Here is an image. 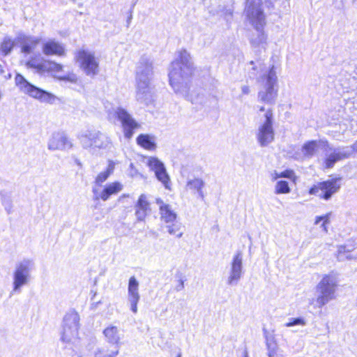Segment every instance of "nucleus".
Masks as SVG:
<instances>
[{
    "label": "nucleus",
    "instance_id": "nucleus-1",
    "mask_svg": "<svg viewBox=\"0 0 357 357\" xmlns=\"http://www.w3.org/2000/svg\"><path fill=\"white\" fill-rule=\"evenodd\" d=\"M194 71V63L190 53L185 50L180 51L168 69L169 83L176 93L182 96L188 93Z\"/></svg>",
    "mask_w": 357,
    "mask_h": 357
},
{
    "label": "nucleus",
    "instance_id": "nucleus-2",
    "mask_svg": "<svg viewBox=\"0 0 357 357\" xmlns=\"http://www.w3.org/2000/svg\"><path fill=\"white\" fill-rule=\"evenodd\" d=\"M26 66L29 68L34 69L40 75L47 74L61 81L76 83L78 79L77 76L73 73L62 75L63 65L52 60L45 59L40 54L32 56L26 62Z\"/></svg>",
    "mask_w": 357,
    "mask_h": 357
},
{
    "label": "nucleus",
    "instance_id": "nucleus-3",
    "mask_svg": "<svg viewBox=\"0 0 357 357\" xmlns=\"http://www.w3.org/2000/svg\"><path fill=\"white\" fill-rule=\"evenodd\" d=\"M261 0H248L245 8L246 16L257 31V36H253L251 38L252 43L257 46L265 43L267 39V36L263 31L266 22L261 8Z\"/></svg>",
    "mask_w": 357,
    "mask_h": 357
},
{
    "label": "nucleus",
    "instance_id": "nucleus-4",
    "mask_svg": "<svg viewBox=\"0 0 357 357\" xmlns=\"http://www.w3.org/2000/svg\"><path fill=\"white\" fill-rule=\"evenodd\" d=\"M338 286V274L331 272L325 274L316 286L317 298L311 303L316 307L321 308L328 302L336 298V290Z\"/></svg>",
    "mask_w": 357,
    "mask_h": 357
},
{
    "label": "nucleus",
    "instance_id": "nucleus-5",
    "mask_svg": "<svg viewBox=\"0 0 357 357\" xmlns=\"http://www.w3.org/2000/svg\"><path fill=\"white\" fill-rule=\"evenodd\" d=\"M153 75L151 63L141 64L137 70V100L142 102L147 103L151 101L153 90L151 80Z\"/></svg>",
    "mask_w": 357,
    "mask_h": 357
},
{
    "label": "nucleus",
    "instance_id": "nucleus-6",
    "mask_svg": "<svg viewBox=\"0 0 357 357\" xmlns=\"http://www.w3.org/2000/svg\"><path fill=\"white\" fill-rule=\"evenodd\" d=\"M79 316L75 310H70L63 317L61 340L69 345L75 346L79 339Z\"/></svg>",
    "mask_w": 357,
    "mask_h": 357
},
{
    "label": "nucleus",
    "instance_id": "nucleus-7",
    "mask_svg": "<svg viewBox=\"0 0 357 357\" xmlns=\"http://www.w3.org/2000/svg\"><path fill=\"white\" fill-rule=\"evenodd\" d=\"M15 84L20 92L33 98L39 100L40 102L52 104L56 99L54 94L43 91L31 84L20 74L16 75Z\"/></svg>",
    "mask_w": 357,
    "mask_h": 357
},
{
    "label": "nucleus",
    "instance_id": "nucleus-8",
    "mask_svg": "<svg viewBox=\"0 0 357 357\" xmlns=\"http://www.w3.org/2000/svg\"><path fill=\"white\" fill-rule=\"evenodd\" d=\"M75 61L87 76L93 77L99 72V60L92 51L85 48L77 50L75 53Z\"/></svg>",
    "mask_w": 357,
    "mask_h": 357
},
{
    "label": "nucleus",
    "instance_id": "nucleus-9",
    "mask_svg": "<svg viewBox=\"0 0 357 357\" xmlns=\"http://www.w3.org/2000/svg\"><path fill=\"white\" fill-rule=\"evenodd\" d=\"M341 186V177H331L314 185L310 189L309 194L315 195L320 199L328 201L340 191Z\"/></svg>",
    "mask_w": 357,
    "mask_h": 357
},
{
    "label": "nucleus",
    "instance_id": "nucleus-10",
    "mask_svg": "<svg viewBox=\"0 0 357 357\" xmlns=\"http://www.w3.org/2000/svg\"><path fill=\"white\" fill-rule=\"evenodd\" d=\"M34 267V262L31 259H23L16 264L13 272V294L20 293L22 287L29 282Z\"/></svg>",
    "mask_w": 357,
    "mask_h": 357
},
{
    "label": "nucleus",
    "instance_id": "nucleus-11",
    "mask_svg": "<svg viewBox=\"0 0 357 357\" xmlns=\"http://www.w3.org/2000/svg\"><path fill=\"white\" fill-rule=\"evenodd\" d=\"M263 89L259 92V99L266 103H274L278 90L275 89L278 82L277 72L274 66L269 70L268 74L262 77Z\"/></svg>",
    "mask_w": 357,
    "mask_h": 357
},
{
    "label": "nucleus",
    "instance_id": "nucleus-12",
    "mask_svg": "<svg viewBox=\"0 0 357 357\" xmlns=\"http://www.w3.org/2000/svg\"><path fill=\"white\" fill-rule=\"evenodd\" d=\"M273 111L268 109L264 114V120L258 126L256 137L261 146H266L273 142L275 133L273 127Z\"/></svg>",
    "mask_w": 357,
    "mask_h": 357
},
{
    "label": "nucleus",
    "instance_id": "nucleus-13",
    "mask_svg": "<svg viewBox=\"0 0 357 357\" xmlns=\"http://www.w3.org/2000/svg\"><path fill=\"white\" fill-rule=\"evenodd\" d=\"M323 164L325 168H332L335 164L350 157L351 151L347 147L334 148L327 145Z\"/></svg>",
    "mask_w": 357,
    "mask_h": 357
},
{
    "label": "nucleus",
    "instance_id": "nucleus-14",
    "mask_svg": "<svg viewBox=\"0 0 357 357\" xmlns=\"http://www.w3.org/2000/svg\"><path fill=\"white\" fill-rule=\"evenodd\" d=\"M73 146L72 141L61 131L53 132L47 142V148L50 151H68Z\"/></svg>",
    "mask_w": 357,
    "mask_h": 357
},
{
    "label": "nucleus",
    "instance_id": "nucleus-15",
    "mask_svg": "<svg viewBox=\"0 0 357 357\" xmlns=\"http://www.w3.org/2000/svg\"><path fill=\"white\" fill-rule=\"evenodd\" d=\"M243 274V254L241 252L235 254L230 264V269L227 278V284L236 285Z\"/></svg>",
    "mask_w": 357,
    "mask_h": 357
},
{
    "label": "nucleus",
    "instance_id": "nucleus-16",
    "mask_svg": "<svg viewBox=\"0 0 357 357\" xmlns=\"http://www.w3.org/2000/svg\"><path fill=\"white\" fill-rule=\"evenodd\" d=\"M42 53L45 56L63 57L66 55V45L55 38H48L42 42Z\"/></svg>",
    "mask_w": 357,
    "mask_h": 357
},
{
    "label": "nucleus",
    "instance_id": "nucleus-17",
    "mask_svg": "<svg viewBox=\"0 0 357 357\" xmlns=\"http://www.w3.org/2000/svg\"><path fill=\"white\" fill-rule=\"evenodd\" d=\"M139 283L135 276L130 278L128 287V302L130 310L136 314L138 311L137 305L140 299L139 291Z\"/></svg>",
    "mask_w": 357,
    "mask_h": 357
},
{
    "label": "nucleus",
    "instance_id": "nucleus-18",
    "mask_svg": "<svg viewBox=\"0 0 357 357\" xmlns=\"http://www.w3.org/2000/svg\"><path fill=\"white\" fill-rule=\"evenodd\" d=\"M123 189V185L119 181H114L107 184L101 191L96 188H93V192L96 199H101L104 202L108 200L111 196L116 195Z\"/></svg>",
    "mask_w": 357,
    "mask_h": 357
},
{
    "label": "nucleus",
    "instance_id": "nucleus-19",
    "mask_svg": "<svg viewBox=\"0 0 357 357\" xmlns=\"http://www.w3.org/2000/svg\"><path fill=\"white\" fill-rule=\"evenodd\" d=\"M151 207L149 197L146 194H141L135 204V215L138 222H143L151 213Z\"/></svg>",
    "mask_w": 357,
    "mask_h": 357
},
{
    "label": "nucleus",
    "instance_id": "nucleus-20",
    "mask_svg": "<svg viewBox=\"0 0 357 357\" xmlns=\"http://www.w3.org/2000/svg\"><path fill=\"white\" fill-rule=\"evenodd\" d=\"M16 40L20 43L21 52L24 54L33 52L41 43L40 38L33 36L19 35Z\"/></svg>",
    "mask_w": 357,
    "mask_h": 357
},
{
    "label": "nucleus",
    "instance_id": "nucleus-21",
    "mask_svg": "<svg viewBox=\"0 0 357 357\" xmlns=\"http://www.w3.org/2000/svg\"><path fill=\"white\" fill-rule=\"evenodd\" d=\"M102 335L107 343L119 348L123 337L120 328L113 324H109L103 330Z\"/></svg>",
    "mask_w": 357,
    "mask_h": 357
},
{
    "label": "nucleus",
    "instance_id": "nucleus-22",
    "mask_svg": "<svg viewBox=\"0 0 357 357\" xmlns=\"http://www.w3.org/2000/svg\"><path fill=\"white\" fill-rule=\"evenodd\" d=\"M116 114L121 121L124 128L125 136L130 138L132 135V130L137 127V123L132 118V116L123 109L118 108L116 110Z\"/></svg>",
    "mask_w": 357,
    "mask_h": 357
},
{
    "label": "nucleus",
    "instance_id": "nucleus-23",
    "mask_svg": "<svg viewBox=\"0 0 357 357\" xmlns=\"http://www.w3.org/2000/svg\"><path fill=\"white\" fill-rule=\"evenodd\" d=\"M155 203L159 208L160 217L165 223L173 222L177 218L176 212L169 204L165 203L161 198H156Z\"/></svg>",
    "mask_w": 357,
    "mask_h": 357
},
{
    "label": "nucleus",
    "instance_id": "nucleus-24",
    "mask_svg": "<svg viewBox=\"0 0 357 357\" xmlns=\"http://www.w3.org/2000/svg\"><path fill=\"white\" fill-rule=\"evenodd\" d=\"M326 145L327 142L323 140L309 141L303 145L301 151L303 156L310 158L312 157L320 147L326 146Z\"/></svg>",
    "mask_w": 357,
    "mask_h": 357
},
{
    "label": "nucleus",
    "instance_id": "nucleus-25",
    "mask_svg": "<svg viewBox=\"0 0 357 357\" xmlns=\"http://www.w3.org/2000/svg\"><path fill=\"white\" fill-rule=\"evenodd\" d=\"M93 137L94 138V140L93 141V149H105L111 147V140L109 137L105 134L95 130V132L93 135Z\"/></svg>",
    "mask_w": 357,
    "mask_h": 357
},
{
    "label": "nucleus",
    "instance_id": "nucleus-26",
    "mask_svg": "<svg viewBox=\"0 0 357 357\" xmlns=\"http://www.w3.org/2000/svg\"><path fill=\"white\" fill-rule=\"evenodd\" d=\"M95 132V130H86L81 131L78 135L77 139L82 146L85 149L93 148L94 140L93 135Z\"/></svg>",
    "mask_w": 357,
    "mask_h": 357
},
{
    "label": "nucleus",
    "instance_id": "nucleus-27",
    "mask_svg": "<svg viewBox=\"0 0 357 357\" xmlns=\"http://www.w3.org/2000/svg\"><path fill=\"white\" fill-rule=\"evenodd\" d=\"M204 186V182L202 178H193L188 181L186 184V190H190L193 193H198V195L203 197L204 194L202 189Z\"/></svg>",
    "mask_w": 357,
    "mask_h": 357
},
{
    "label": "nucleus",
    "instance_id": "nucleus-28",
    "mask_svg": "<svg viewBox=\"0 0 357 357\" xmlns=\"http://www.w3.org/2000/svg\"><path fill=\"white\" fill-rule=\"evenodd\" d=\"M137 142L140 146L149 151H153L156 149L154 137L149 135H140L137 138Z\"/></svg>",
    "mask_w": 357,
    "mask_h": 357
},
{
    "label": "nucleus",
    "instance_id": "nucleus-29",
    "mask_svg": "<svg viewBox=\"0 0 357 357\" xmlns=\"http://www.w3.org/2000/svg\"><path fill=\"white\" fill-rule=\"evenodd\" d=\"M113 347L98 348L94 353V357H116L119 354V348Z\"/></svg>",
    "mask_w": 357,
    "mask_h": 357
},
{
    "label": "nucleus",
    "instance_id": "nucleus-30",
    "mask_svg": "<svg viewBox=\"0 0 357 357\" xmlns=\"http://www.w3.org/2000/svg\"><path fill=\"white\" fill-rule=\"evenodd\" d=\"M331 213H327L323 215H317L314 218V225L319 226L325 233L328 231V226L330 224Z\"/></svg>",
    "mask_w": 357,
    "mask_h": 357
},
{
    "label": "nucleus",
    "instance_id": "nucleus-31",
    "mask_svg": "<svg viewBox=\"0 0 357 357\" xmlns=\"http://www.w3.org/2000/svg\"><path fill=\"white\" fill-rule=\"evenodd\" d=\"M337 257L339 261L356 259L357 258V251L354 249H347V247H340Z\"/></svg>",
    "mask_w": 357,
    "mask_h": 357
},
{
    "label": "nucleus",
    "instance_id": "nucleus-32",
    "mask_svg": "<svg viewBox=\"0 0 357 357\" xmlns=\"http://www.w3.org/2000/svg\"><path fill=\"white\" fill-rule=\"evenodd\" d=\"M144 162L155 173L157 171L165 167L162 162L155 157H146L144 159Z\"/></svg>",
    "mask_w": 357,
    "mask_h": 357
},
{
    "label": "nucleus",
    "instance_id": "nucleus-33",
    "mask_svg": "<svg viewBox=\"0 0 357 357\" xmlns=\"http://www.w3.org/2000/svg\"><path fill=\"white\" fill-rule=\"evenodd\" d=\"M155 175L158 180L162 183L166 189L169 190H171V180L169 174L167 172L165 167L162 169L157 171L155 173Z\"/></svg>",
    "mask_w": 357,
    "mask_h": 357
},
{
    "label": "nucleus",
    "instance_id": "nucleus-34",
    "mask_svg": "<svg viewBox=\"0 0 357 357\" xmlns=\"http://www.w3.org/2000/svg\"><path fill=\"white\" fill-rule=\"evenodd\" d=\"M291 192V188L289 183L286 181L280 180L275 183L274 186V192L276 195L289 194Z\"/></svg>",
    "mask_w": 357,
    "mask_h": 357
},
{
    "label": "nucleus",
    "instance_id": "nucleus-35",
    "mask_svg": "<svg viewBox=\"0 0 357 357\" xmlns=\"http://www.w3.org/2000/svg\"><path fill=\"white\" fill-rule=\"evenodd\" d=\"M17 40H12L9 38H5L1 45V51L5 54H8L17 43Z\"/></svg>",
    "mask_w": 357,
    "mask_h": 357
},
{
    "label": "nucleus",
    "instance_id": "nucleus-36",
    "mask_svg": "<svg viewBox=\"0 0 357 357\" xmlns=\"http://www.w3.org/2000/svg\"><path fill=\"white\" fill-rule=\"evenodd\" d=\"M113 169H114V166L112 165H109L105 171L100 172L97 176V177L96 178V183L98 185H100L103 182H105L108 178L109 175L112 173Z\"/></svg>",
    "mask_w": 357,
    "mask_h": 357
},
{
    "label": "nucleus",
    "instance_id": "nucleus-37",
    "mask_svg": "<svg viewBox=\"0 0 357 357\" xmlns=\"http://www.w3.org/2000/svg\"><path fill=\"white\" fill-rule=\"evenodd\" d=\"M281 178H287L291 180L293 183H296L297 180V177L294 173V172L291 169H285L282 172H280Z\"/></svg>",
    "mask_w": 357,
    "mask_h": 357
},
{
    "label": "nucleus",
    "instance_id": "nucleus-38",
    "mask_svg": "<svg viewBox=\"0 0 357 357\" xmlns=\"http://www.w3.org/2000/svg\"><path fill=\"white\" fill-rule=\"evenodd\" d=\"M306 322L303 318H294L291 319L289 322L285 324V326L291 327L294 326L299 325V326H305Z\"/></svg>",
    "mask_w": 357,
    "mask_h": 357
},
{
    "label": "nucleus",
    "instance_id": "nucleus-39",
    "mask_svg": "<svg viewBox=\"0 0 357 357\" xmlns=\"http://www.w3.org/2000/svg\"><path fill=\"white\" fill-rule=\"evenodd\" d=\"M179 231V226L176 224H173L168 227V232L170 234H175Z\"/></svg>",
    "mask_w": 357,
    "mask_h": 357
},
{
    "label": "nucleus",
    "instance_id": "nucleus-40",
    "mask_svg": "<svg viewBox=\"0 0 357 357\" xmlns=\"http://www.w3.org/2000/svg\"><path fill=\"white\" fill-rule=\"evenodd\" d=\"M270 175L271 180L273 181H277L278 179L281 178L280 172H278L277 170L272 171Z\"/></svg>",
    "mask_w": 357,
    "mask_h": 357
},
{
    "label": "nucleus",
    "instance_id": "nucleus-41",
    "mask_svg": "<svg viewBox=\"0 0 357 357\" xmlns=\"http://www.w3.org/2000/svg\"><path fill=\"white\" fill-rule=\"evenodd\" d=\"M241 91L243 94H248L250 93V87L247 85H243L241 87Z\"/></svg>",
    "mask_w": 357,
    "mask_h": 357
},
{
    "label": "nucleus",
    "instance_id": "nucleus-42",
    "mask_svg": "<svg viewBox=\"0 0 357 357\" xmlns=\"http://www.w3.org/2000/svg\"><path fill=\"white\" fill-rule=\"evenodd\" d=\"M348 149H349V150L351 151V154L354 153V152H356L357 153V141L354 143L351 147H347Z\"/></svg>",
    "mask_w": 357,
    "mask_h": 357
},
{
    "label": "nucleus",
    "instance_id": "nucleus-43",
    "mask_svg": "<svg viewBox=\"0 0 357 357\" xmlns=\"http://www.w3.org/2000/svg\"><path fill=\"white\" fill-rule=\"evenodd\" d=\"M268 109H270L268 108ZM267 110H268V109H266L264 107H260L259 108V112H266Z\"/></svg>",
    "mask_w": 357,
    "mask_h": 357
},
{
    "label": "nucleus",
    "instance_id": "nucleus-44",
    "mask_svg": "<svg viewBox=\"0 0 357 357\" xmlns=\"http://www.w3.org/2000/svg\"><path fill=\"white\" fill-rule=\"evenodd\" d=\"M124 197H129V195L128 194H123V195H122L120 197L119 199L121 200L122 198H124Z\"/></svg>",
    "mask_w": 357,
    "mask_h": 357
},
{
    "label": "nucleus",
    "instance_id": "nucleus-45",
    "mask_svg": "<svg viewBox=\"0 0 357 357\" xmlns=\"http://www.w3.org/2000/svg\"><path fill=\"white\" fill-rule=\"evenodd\" d=\"M3 73H4L3 68V67H2V66L0 64V75H2Z\"/></svg>",
    "mask_w": 357,
    "mask_h": 357
},
{
    "label": "nucleus",
    "instance_id": "nucleus-46",
    "mask_svg": "<svg viewBox=\"0 0 357 357\" xmlns=\"http://www.w3.org/2000/svg\"><path fill=\"white\" fill-rule=\"evenodd\" d=\"M273 355H274V352H273V351H270L268 352V356H269V357H272V356H273Z\"/></svg>",
    "mask_w": 357,
    "mask_h": 357
},
{
    "label": "nucleus",
    "instance_id": "nucleus-47",
    "mask_svg": "<svg viewBox=\"0 0 357 357\" xmlns=\"http://www.w3.org/2000/svg\"><path fill=\"white\" fill-rule=\"evenodd\" d=\"M183 282H181V285H180L179 288H178V287L177 288V290H178V291H179V290H181V289H183Z\"/></svg>",
    "mask_w": 357,
    "mask_h": 357
},
{
    "label": "nucleus",
    "instance_id": "nucleus-48",
    "mask_svg": "<svg viewBox=\"0 0 357 357\" xmlns=\"http://www.w3.org/2000/svg\"><path fill=\"white\" fill-rule=\"evenodd\" d=\"M243 357H249V356H248V351H245L244 352V356H243Z\"/></svg>",
    "mask_w": 357,
    "mask_h": 357
},
{
    "label": "nucleus",
    "instance_id": "nucleus-49",
    "mask_svg": "<svg viewBox=\"0 0 357 357\" xmlns=\"http://www.w3.org/2000/svg\"><path fill=\"white\" fill-rule=\"evenodd\" d=\"M176 357H181V354H178Z\"/></svg>",
    "mask_w": 357,
    "mask_h": 357
}]
</instances>
